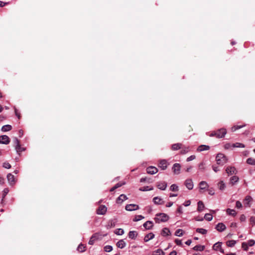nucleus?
Returning <instances> with one entry per match:
<instances>
[{"label": "nucleus", "mask_w": 255, "mask_h": 255, "mask_svg": "<svg viewBox=\"0 0 255 255\" xmlns=\"http://www.w3.org/2000/svg\"><path fill=\"white\" fill-rule=\"evenodd\" d=\"M245 147V145L242 143L236 142L235 143H233V147L244 148Z\"/></svg>", "instance_id": "44"}, {"label": "nucleus", "mask_w": 255, "mask_h": 255, "mask_svg": "<svg viewBox=\"0 0 255 255\" xmlns=\"http://www.w3.org/2000/svg\"><path fill=\"white\" fill-rule=\"evenodd\" d=\"M209 149H210L209 146L202 144V145H200L198 147L197 150L199 152H201V151H205V150H208Z\"/></svg>", "instance_id": "23"}, {"label": "nucleus", "mask_w": 255, "mask_h": 255, "mask_svg": "<svg viewBox=\"0 0 255 255\" xmlns=\"http://www.w3.org/2000/svg\"><path fill=\"white\" fill-rule=\"evenodd\" d=\"M11 126L9 125H4L2 127L1 130L3 132L9 131L11 129Z\"/></svg>", "instance_id": "31"}, {"label": "nucleus", "mask_w": 255, "mask_h": 255, "mask_svg": "<svg viewBox=\"0 0 255 255\" xmlns=\"http://www.w3.org/2000/svg\"><path fill=\"white\" fill-rule=\"evenodd\" d=\"M7 179L10 185H13L15 183V180L14 176L11 173H8L7 175Z\"/></svg>", "instance_id": "12"}, {"label": "nucleus", "mask_w": 255, "mask_h": 255, "mask_svg": "<svg viewBox=\"0 0 255 255\" xmlns=\"http://www.w3.org/2000/svg\"><path fill=\"white\" fill-rule=\"evenodd\" d=\"M143 226L146 230H150L153 227V222L151 221H147L143 224Z\"/></svg>", "instance_id": "18"}, {"label": "nucleus", "mask_w": 255, "mask_h": 255, "mask_svg": "<svg viewBox=\"0 0 255 255\" xmlns=\"http://www.w3.org/2000/svg\"><path fill=\"white\" fill-rule=\"evenodd\" d=\"M106 236V235H102L100 233H96L93 234L92 237L90 238V239L89 241V244L91 245H93L95 241L97 240H102L103 237Z\"/></svg>", "instance_id": "3"}, {"label": "nucleus", "mask_w": 255, "mask_h": 255, "mask_svg": "<svg viewBox=\"0 0 255 255\" xmlns=\"http://www.w3.org/2000/svg\"><path fill=\"white\" fill-rule=\"evenodd\" d=\"M236 207L238 208H241L242 207V204L240 201H237L236 203Z\"/></svg>", "instance_id": "59"}, {"label": "nucleus", "mask_w": 255, "mask_h": 255, "mask_svg": "<svg viewBox=\"0 0 255 255\" xmlns=\"http://www.w3.org/2000/svg\"><path fill=\"white\" fill-rule=\"evenodd\" d=\"M14 144H15V146H18L19 144H20L19 141L18 140V139L16 137L14 138Z\"/></svg>", "instance_id": "62"}, {"label": "nucleus", "mask_w": 255, "mask_h": 255, "mask_svg": "<svg viewBox=\"0 0 255 255\" xmlns=\"http://www.w3.org/2000/svg\"><path fill=\"white\" fill-rule=\"evenodd\" d=\"M253 200L252 198L250 196H247L244 200V204L247 207H250L251 203Z\"/></svg>", "instance_id": "14"}, {"label": "nucleus", "mask_w": 255, "mask_h": 255, "mask_svg": "<svg viewBox=\"0 0 255 255\" xmlns=\"http://www.w3.org/2000/svg\"><path fill=\"white\" fill-rule=\"evenodd\" d=\"M237 226V224L235 222H233L231 224V227L236 228Z\"/></svg>", "instance_id": "64"}, {"label": "nucleus", "mask_w": 255, "mask_h": 255, "mask_svg": "<svg viewBox=\"0 0 255 255\" xmlns=\"http://www.w3.org/2000/svg\"><path fill=\"white\" fill-rule=\"evenodd\" d=\"M218 187L220 190H224L226 188V184L223 181H220L218 183Z\"/></svg>", "instance_id": "30"}, {"label": "nucleus", "mask_w": 255, "mask_h": 255, "mask_svg": "<svg viewBox=\"0 0 255 255\" xmlns=\"http://www.w3.org/2000/svg\"><path fill=\"white\" fill-rule=\"evenodd\" d=\"M191 204V201L190 200H187L186 201L184 204H183V205L185 207H187L188 206H189Z\"/></svg>", "instance_id": "61"}, {"label": "nucleus", "mask_w": 255, "mask_h": 255, "mask_svg": "<svg viewBox=\"0 0 255 255\" xmlns=\"http://www.w3.org/2000/svg\"><path fill=\"white\" fill-rule=\"evenodd\" d=\"M104 249L105 252L109 253L113 250V247L112 246L107 245L104 247Z\"/></svg>", "instance_id": "43"}, {"label": "nucleus", "mask_w": 255, "mask_h": 255, "mask_svg": "<svg viewBox=\"0 0 255 255\" xmlns=\"http://www.w3.org/2000/svg\"><path fill=\"white\" fill-rule=\"evenodd\" d=\"M236 243L235 240H230L227 242L226 245L229 247H233L236 245Z\"/></svg>", "instance_id": "39"}, {"label": "nucleus", "mask_w": 255, "mask_h": 255, "mask_svg": "<svg viewBox=\"0 0 255 255\" xmlns=\"http://www.w3.org/2000/svg\"><path fill=\"white\" fill-rule=\"evenodd\" d=\"M185 185L189 190H192L194 187V184L191 179H187L185 181Z\"/></svg>", "instance_id": "8"}, {"label": "nucleus", "mask_w": 255, "mask_h": 255, "mask_svg": "<svg viewBox=\"0 0 255 255\" xmlns=\"http://www.w3.org/2000/svg\"><path fill=\"white\" fill-rule=\"evenodd\" d=\"M250 220L252 223L255 224V216L251 217Z\"/></svg>", "instance_id": "63"}, {"label": "nucleus", "mask_w": 255, "mask_h": 255, "mask_svg": "<svg viewBox=\"0 0 255 255\" xmlns=\"http://www.w3.org/2000/svg\"><path fill=\"white\" fill-rule=\"evenodd\" d=\"M167 161L163 159L160 160V161L159 163L158 166L160 167L162 170H165L166 169L167 167Z\"/></svg>", "instance_id": "15"}, {"label": "nucleus", "mask_w": 255, "mask_h": 255, "mask_svg": "<svg viewBox=\"0 0 255 255\" xmlns=\"http://www.w3.org/2000/svg\"><path fill=\"white\" fill-rule=\"evenodd\" d=\"M153 201L154 204L157 205H162L164 203L163 200L159 197H155L153 199Z\"/></svg>", "instance_id": "20"}, {"label": "nucleus", "mask_w": 255, "mask_h": 255, "mask_svg": "<svg viewBox=\"0 0 255 255\" xmlns=\"http://www.w3.org/2000/svg\"><path fill=\"white\" fill-rule=\"evenodd\" d=\"M9 142L10 140L8 136L6 135L0 136V143L7 144Z\"/></svg>", "instance_id": "7"}, {"label": "nucleus", "mask_w": 255, "mask_h": 255, "mask_svg": "<svg viewBox=\"0 0 255 255\" xmlns=\"http://www.w3.org/2000/svg\"><path fill=\"white\" fill-rule=\"evenodd\" d=\"M152 189V188H149L148 186L143 187L139 189V190L142 191H149Z\"/></svg>", "instance_id": "55"}, {"label": "nucleus", "mask_w": 255, "mask_h": 255, "mask_svg": "<svg viewBox=\"0 0 255 255\" xmlns=\"http://www.w3.org/2000/svg\"><path fill=\"white\" fill-rule=\"evenodd\" d=\"M125 232L124 230L122 229L119 228L115 230L114 233L117 235H123L124 234Z\"/></svg>", "instance_id": "35"}, {"label": "nucleus", "mask_w": 255, "mask_h": 255, "mask_svg": "<svg viewBox=\"0 0 255 255\" xmlns=\"http://www.w3.org/2000/svg\"><path fill=\"white\" fill-rule=\"evenodd\" d=\"M222 244L221 242L215 243L213 247V250L216 251H219L221 253H224V250L222 248Z\"/></svg>", "instance_id": "6"}, {"label": "nucleus", "mask_w": 255, "mask_h": 255, "mask_svg": "<svg viewBox=\"0 0 255 255\" xmlns=\"http://www.w3.org/2000/svg\"><path fill=\"white\" fill-rule=\"evenodd\" d=\"M239 180V178L237 176H233L230 178V183L234 185L237 182H238Z\"/></svg>", "instance_id": "25"}, {"label": "nucleus", "mask_w": 255, "mask_h": 255, "mask_svg": "<svg viewBox=\"0 0 255 255\" xmlns=\"http://www.w3.org/2000/svg\"><path fill=\"white\" fill-rule=\"evenodd\" d=\"M195 158V156L193 155H191L189 157H188L187 158L186 160H187V161H190L191 160H194Z\"/></svg>", "instance_id": "58"}, {"label": "nucleus", "mask_w": 255, "mask_h": 255, "mask_svg": "<svg viewBox=\"0 0 255 255\" xmlns=\"http://www.w3.org/2000/svg\"><path fill=\"white\" fill-rule=\"evenodd\" d=\"M128 199V197L125 194H121L120 196L117 199L116 202L118 204H121L124 201Z\"/></svg>", "instance_id": "16"}, {"label": "nucleus", "mask_w": 255, "mask_h": 255, "mask_svg": "<svg viewBox=\"0 0 255 255\" xmlns=\"http://www.w3.org/2000/svg\"><path fill=\"white\" fill-rule=\"evenodd\" d=\"M181 165L179 163H175L172 166V170L175 174H179L180 173Z\"/></svg>", "instance_id": "9"}, {"label": "nucleus", "mask_w": 255, "mask_h": 255, "mask_svg": "<svg viewBox=\"0 0 255 255\" xmlns=\"http://www.w3.org/2000/svg\"><path fill=\"white\" fill-rule=\"evenodd\" d=\"M154 238V235L152 233H150L147 234L144 238V241L145 242H147L149 240L153 239Z\"/></svg>", "instance_id": "24"}, {"label": "nucleus", "mask_w": 255, "mask_h": 255, "mask_svg": "<svg viewBox=\"0 0 255 255\" xmlns=\"http://www.w3.org/2000/svg\"><path fill=\"white\" fill-rule=\"evenodd\" d=\"M15 150L16 151V152L17 153H18L19 154L20 152L24 151L25 150V149L23 147H21L20 146V145L19 144L18 146H15Z\"/></svg>", "instance_id": "46"}, {"label": "nucleus", "mask_w": 255, "mask_h": 255, "mask_svg": "<svg viewBox=\"0 0 255 255\" xmlns=\"http://www.w3.org/2000/svg\"><path fill=\"white\" fill-rule=\"evenodd\" d=\"M153 255H165V253L162 250L157 249L153 252Z\"/></svg>", "instance_id": "38"}, {"label": "nucleus", "mask_w": 255, "mask_h": 255, "mask_svg": "<svg viewBox=\"0 0 255 255\" xmlns=\"http://www.w3.org/2000/svg\"><path fill=\"white\" fill-rule=\"evenodd\" d=\"M199 169L201 171H203L206 170L205 163L204 162L200 163L199 165Z\"/></svg>", "instance_id": "49"}, {"label": "nucleus", "mask_w": 255, "mask_h": 255, "mask_svg": "<svg viewBox=\"0 0 255 255\" xmlns=\"http://www.w3.org/2000/svg\"><path fill=\"white\" fill-rule=\"evenodd\" d=\"M147 173L150 174H154L158 172V169L154 166H150L146 169Z\"/></svg>", "instance_id": "13"}, {"label": "nucleus", "mask_w": 255, "mask_h": 255, "mask_svg": "<svg viewBox=\"0 0 255 255\" xmlns=\"http://www.w3.org/2000/svg\"><path fill=\"white\" fill-rule=\"evenodd\" d=\"M175 242L176 244V245L178 246H181L182 245V241L180 240L176 239Z\"/></svg>", "instance_id": "60"}, {"label": "nucleus", "mask_w": 255, "mask_h": 255, "mask_svg": "<svg viewBox=\"0 0 255 255\" xmlns=\"http://www.w3.org/2000/svg\"><path fill=\"white\" fill-rule=\"evenodd\" d=\"M217 163L219 165H224L228 161L227 157L223 153H218L216 157Z\"/></svg>", "instance_id": "2"}, {"label": "nucleus", "mask_w": 255, "mask_h": 255, "mask_svg": "<svg viewBox=\"0 0 255 255\" xmlns=\"http://www.w3.org/2000/svg\"><path fill=\"white\" fill-rule=\"evenodd\" d=\"M246 126V125H241V126H234L232 127L231 130L232 132H234L237 129H239L241 128H242L243 127H245Z\"/></svg>", "instance_id": "37"}, {"label": "nucleus", "mask_w": 255, "mask_h": 255, "mask_svg": "<svg viewBox=\"0 0 255 255\" xmlns=\"http://www.w3.org/2000/svg\"><path fill=\"white\" fill-rule=\"evenodd\" d=\"M224 148L226 149H230L233 147V144L230 143H227L224 145Z\"/></svg>", "instance_id": "51"}, {"label": "nucleus", "mask_w": 255, "mask_h": 255, "mask_svg": "<svg viewBox=\"0 0 255 255\" xmlns=\"http://www.w3.org/2000/svg\"><path fill=\"white\" fill-rule=\"evenodd\" d=\"M247 163L250 165H255V159L252 158H249L247 160Z\"/></svg>", "instance_id": "47"}, {"label": "nucleus", "mask_w": 255, "mask_h": 255, "mask_svg": "<svg viewBox=\"0 0 255 255\" xmlns=\"http://www.w3.org/2000/svg\"><path fill=\"white\" fill-rule=\"evenodd\" d=\"M204 208V205L202 201H200L198 202V208L197 210L199 212H201Z\"/></svg>", "instance_id": "32"}, {"label": "nucleus", "mask_w": 255, "mask_h": 255, "mask_svg": "<svg viewBox=\"0 0 255 255\" xmlns=\"http://www.w3.org/2000/svg\"><path fill=\"white\" fill-rule=\"evenodd\" d=\"M161 234L162 236H167L170 234V231L167 228H164L162 229Z\"/></svg>", "instance_id": "28"}, {"label": "nucleus", "mask_w": 255, "mask_h": 255, "mask_svg": "<svg viewBox=\"0 0 255 255\" xmlns=\"http://www.w3.org/2000/svg\"><path fill=\"white\" fill-rule=\"evenodd\" d=\"M169 219V216L163 213L156 214L155 218H154V220L156 223L166 222L168 221Z\"/></svg>", "instance_id": "1"}, {"label": "nucleus", "mask_w": 255, "mask_h": 255, "mask_svg": "<svg viewBox=\"0 0 255 255\" xmlns=\"http://www.w3.org/2000/svg\"><path fill=\"white\" fill-rule=\"evenodd\" d=\"M181 147H182V144L180 143L173 144L171 147L172 149L173 150H177L178 149L181 148Z\"/></svg>", "instance_id": "29"}, {"label": "nucleus", "mask_w": 255, "mask_h": 255, "mask_svg": "<svg viewBox=\"0 0 255 255\" xmlns=\"http://www.w3.org/2000/svg\"><path fill=\"white\" fill-rule=\"evenodd\" d=\"M144 217L142 215H136L135 216L134 218L133 219V221L137 222L143 219H144Z\"/></svg>", "instance_id": "48"}, {"label": "nucleus", "mask_w": 255, "mask_h": 255, "mask_svg": "<svg viewBox=\"0 0 255 255\" xmlns=\"http://www.w3.org/2000/svg\"><path fill=\"white\" fill-rule=\"evenodd\" d=\"M77 250L80 252H83L85 250V247L82 244H80L77 248Z\"/></svg>", "instance_id": "50"}, {"label": "nucleus", "mask_w": 255, "mask_h": 255, "mask_svg": "<svg viewBox=\"0 0 255 255\" xmlns=\"http://www.w3.org/2000/svg\"><path fill=\"white\" fill-rule=\"evenodd\" d=\"M227 133V131L225 128H221L217 131H216V137L217 138H222L225 136V135Z\"/></svg>", "instance_id": "5"}, {"label": "nucleus", "mask_w": 255, "mask_h": 255, "mask_svg": "<svg viewBox=\"0 0 255 255\" xmlns=\"http://www.w3.org/2000/svg\"><path fill=\"white\" fill-rule=\"evenodd\" d=\"M183 235V231L182 229H178L175 233V236L177 237H181Z\"/></svg>", "instance_id": "41"}, {"label": "nucleus", "mask_w": 255, "mask_h": 255, "mask_svg": "<svg viewBox=\"0 0 255 255\" xmlns=\"http://www.w3.org/2000/svg\"><path fill=\"white\" fill-rule=\"evenodd\" d=\"M227 213L230 215L235 216L237 214L236 211L234 209H227L226 210Z\"/></svg>", "instance_id": "36"}, {"label": "nucleus", "mask_w": 255, "mask_h": 255, "mask_svg": "<svg viewBox=\"0 0 255 255\" xmlns=\"http://www.w3.org/2000/svg\"><path fill=\"white\" fill-rule=\"evenodd\" d=\"M170 189L172 191H177L179 190V188L176 184H173L170 186Z\"/></svg>", "instance_id": "42"}, {"label": "nucleus", "mask_w": 255, "mask_h": 255, "mask_svg": "<svg viewBox=\"0 0 255 255\" xmlns=\"http://www.w3.org/2000/svg\"><path fill=\"white\" fill-rule=\"evenodd\" d=\"M138 205L134 204H130L127 205L125 207V209L128 211H133L139 209Z\"/></svg>", "instance_id": "4"}, {"label": "nucleus", "mask_w": 255, "mask_h": 255, "mask_svg": "<svg viewBox=\"0 0 255 255\" xmlns=\"http://www.w3.org/2000/svg\"><path fill=\"white\" fill-rule=\"evenodd\" d=\"M117 246L119 248L123 249L126 246V243L124 240H121L117 243Z\"/></svg>", "instance_id": "27"}, {"label": "nucleus", "mask_w": 255, "mask_h": 255, "mask_svg": "<svg viewBox=\"0 0 255 255\" xmlns=\"http://www.w3.org/2000/svg\"><path fill=\"white\" fill-rule=\"evenodd\" d=\"M199 188L201 190L206 189L209 187V185L207 182L204 181H201L199 184Z\"/></svg>", "instance_id": "21"}, {"label": "nucleus", "mask_w": 255, "mask_h": 255, "mask_svg": "<svg viewBox=\"0 0 255 255\" xmlns=\"http://www.w3.org/2000/svg\"><path fill=\"white\" fill-rule=\"evenodd\" d=\"M242 248L245 251H247L248 250L249 246L247 243L244 242L242 245Z\"/></svg>", "instance_id": "53"}, {"label": "nucleus", "mask_w": 255, "mask_h": 255, "mask_svg": "<svg viewBox=\"0 0 255 255\" xmlns=\"http://www.w3.org/2000/svg\"><path fill=\"white\" fill-rule=\"evenodd\" d=\"M205 249V246L202 245H196L193 248V250L196 251H203Z\"/></svg>", "instance_id": "33"}, {"label": "nucleus", "mask_w": 255, "mask_h": 255, "mask_svg": "<svg viewBox=\"0 0 255 255\" xmlns=\"http://www.w3.org/2000/svg\"><path fill=\"white\" fill-rule=\"evenodd\" d=\"M240 220L242 222H245L246 220V216L244 214L241 215L240 218Z\"/></svg>", "instance_id": "57"}, {"label": "nucleus", "mask_w": 255, "mask_h": 255, "mask_svg": "<svg viewBox=\"0 0 255 255\" xmlns=\"http://www.w3.org/2000/svg\"><path fill=\"white\" fill-rule=\"evenodd\" d=\"M226 171L229 175L236 174L237 172L236 168L234 166L227 167L226 169Z\"/></svg>", "instance_id": "11"}, {"label": "nucleus", "mask_w": 255, "mask_h": 255, "mask_svg": "<svg viewBox=\"0 0 255 255\" xmlns=\"http://www.w3.org/2000/svg\"><path fill=\"white\" fill-rule=\"evenodd\" d=\"M204 218L208 221H211L213 219V216L210 214H206L204 216Z\"/></svg>", "instance_id": "45"}, {"label": "nucleus", "mask_w": 255, "mask_h": 255, "mask_svg": "<svg viewBox=\"0 0 255 255\" xmlns=\"http://www.w3.org/2000/svg\"><path fill=\"white\" fill-rule=\"evenodd\" d=\"M9 190L7 188H5L3 189L2 191V198H4V197L7 195L8 193Z\"/></svg>", "instance_id": "54"}, {"label": "nucleus", "mask_w": 255, "mask_h": 255, "mask_svg": "<svg viewBox=\"0 0 255 255\" xmlns=\"http://www.w3.org/2000/svg\"><path fill=\"white\" fill-rule=\"evenodd\" d=\"M182 149L180 151L181 154H186L188 153L190 150V148L189 146H185L181 147Z\"/></svg>", "instance_id": "34"}, {"label": "nucleus", "mask_w": 255, "mask_h": 255, "mask_svg": "<svg viewBox=\"0 0 255 255\" xmlns=\"http://www.w3.org/2000/svg\"><path fill=\"white\" fill-rule=\"evenodd\" d=\"M196 231L197 233H199L200 234H201L202 235H205L207 233V231L204 229L203 228H197L196 230Z\"/></svg>", "instance_id": "40"}, {"label": "nucleus", "mask_w": 255, "mask_h": 255, "mask_svg": "<svg viewBox=\"0 0 255 255\" xmlns=\"http://www.w3.org/2000/svg\"><path fill=\"white\" fill-rule=\"evenodd\" d=\"M249 247H252L253 246H254L255 244V241L254 240H250L248 241V242L247 243Z\"/></svg>", "instance_id": "56"}, {"label": "nucleus", "mask_w": 255, "mask_h": 255, "mask_svg": "<svg viewBox=\"0 0 255 255\" xmlns=\"http://www.w3.org/2000/svg\"><path fill=\"white\" fill-rule=\"evenodd\" d=\"M107 211V208L105 205H101L97 211L98 215H104Z\"/></svg>", "instance_id": "10"}, {"label": "nucleus", "mask_w": 255, "mask_h": 255, "mask_svg": "<svg viewBox=\"0 0 255 255\" xmlns=\"http://www.w3.org/2000/svg\"><path fill=\"white\" fill-rule=\"evenodd\" d=\"M137 233L136 231H132L128 233V237L131 239H135L137 236Z\"/></svg>", "instance_id": "26"}, {"label": "nucleus", "mask_w": 255, "mask_h": 255, "mask_svg": "<svg viewBox=\"0 0 255 255\" xmlns=\"http://www.w3.org/2000/svg\"><path fill=\"white\" fill-rule=\"evenodd\" d=\"M157 186L159 189L165 190L167 187V183L165 182H160L157 183Z\"/></svg>", "instance_id": "22"}, {"label": "nucleus", "mask_w": 255, "mask_h": 255, "mask_svg": "<svg viewBox=\"0 0 255 255\" xmlns=\"http://www.w3.org/2000/svg\"><path fill=\"white\" fill-rule=\"evenodd\" d=\"M216 229L219 232H223L226 229V226L223 223H220L216 225Z\"/></svg>", "instance_id": "17"}, {"label": "nucleus", "mask_w": 255, "mask_h": 255, "mask_svg": "<svg viewBox=\"0 0 255 255\" xmlns=\"http://www.w3.org/2000/svg\"><path fill=\"white\" fill-rule=\"evenodd\" d=\"M3 167L6 168V169H9L11 168V165L10 164L7 162H5L3 163V165H2Z\"/></svg>", "instance_id": "52"}, {"label": "nucleus", "mask_w": 255, "mask_h": 255, "mask_svg": "<svg viewBox=\"0 0 255 255\" xmlns=\"http://www.w3.org/2000/svg\"><path fill=\"white\" fill-rule=\"evenodd\" d=\"M116 221L115 220H111L108 221L106 227L107 229H111L115 226Z\"/></svg>", "instance_id": "19"}]
</instances>
